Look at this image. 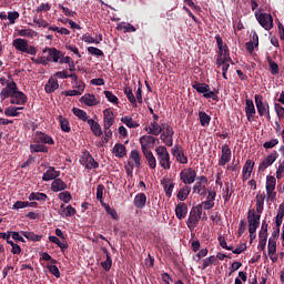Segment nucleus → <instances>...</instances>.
I'll return each mask as SVG.
<instances>
[{
	"label": "nucleus",
	"mask_w": 284,
	"mask_h": 284,
	"mask_svg": "<svg viewBox=\"0 0 284 284\" xmlns=\"http://www.w3.org/2000/svg\"><path fill=\"white\" fill-rule=\"evenodd\" d=\"M115 120H114V111L109 108L103 111V128L104 130H110L112 125H114Z\"/></svg>",
	"instance_id": "nucleus-12"
},
{
	"label": "nucleus",
	"mask_w": 284,
	"mask_h": 284,
	"mask_svg": "<svg viewBox=\"0 0 284 284\" xmlns=\"http://www.w3.org/2000/svg\"><path fill=\"white\" fill-rule=\"evenodd\" d=\"M162 185L165 192V196L168 199H172V192H174V185H176V183L172 182V180H168L163 182Z\"/></svg>",
	"instance_id": "nucleus-34"
},
{
	"label": "nucleus",
	"mask_w": 284,
	"mask_h": 284,
	"mask_svg": "<svg viewBox=\"0 0 284 284\" xmlns=\"http://www.w3.org/2000/svg\"><path fill=\"white\" fill-rule=\"evenodd\" d=\"M11 105H26L28 103V95L21 91H17L10 100Z\"/></svg>",
	"instance_id": "nucleus-16"
},
{
	"label": "nucleus",
	"mask_w": 284,
	"mask_h": 284,
	"mask_svg": "<svg viewBox=\"0 0 284 284\" xmlns=\"http://www.w3.org/2000/svg\"><path fill=\"white\" fill-rule=\"evenodd\" d=\"M57 120L60 124L62 132H67V133L72 132V128H70V121H68L65 118H63V115H59L57 118Z\"/></svg>",
	"instance_id": "nucleus-39"
},
{
	"label": "nucleus",
	"mask_w": 284,
	"mask_h": 284,
	"mask_svg": "<svg viewBox=\"0 0 284 284\" xmlns=\"http://www.w3.org/2000/svg\"><path fill=\"white\" fill-rule=\"evenodd\" d=\"M104 252L106 254V261L101 262V266L103 267V270H105V272H110V270H112V256L106 248L104 250Z\"/></svg>",
	"instance_id": "nucleus-47"
},
{
	"label": "nucleus",
	"mask_w": 284,
	"mask_h": 284,
	"mask_svg": "<svg viewBox=\"0 0 284 284\" xmlns=\"http://www.w3.org/2000/svg\"><path fill=\"white\" fill-rule=\"evenodd\" d=\"M230 161H232V149H230V145L224 144L222 145V155L219 160V165L223 168L224 165H227Z\"/></svg>",
	"instance_id": "nucleus-14"
},
{
	"label": "nucleus",
	"mask_w": 284,
	"mask_h": 284,
	"mask_svg": "<svg viewBox=\"0 0 284 284\" xmlns=\"http://www.w3.org/2000/svg\"><path fill=\"white\" fill-rule=\"evenodd\" d=\"M19 112L17 111V106H9L4 109L6 116H19Z\"/></svg>",
	"instance_id": "nucleus-59"
},
{
	"label": "nucleus",
	"mask_w": 284,
	"mask_h": 284,
	"mask_svg": "<svg viewBox=\"0 0 284 284\" xmlns=\"http://www.w3.org/2000/svg\"><path fill=\"white\" fill-rule=\"evenodd\" d=\"M254 161L246 160L243 169H242V181H247L252 176V172L254 171Z\"/></svg>",
	"instance_id": "nucleus-17"
},
{
	"label": "nucleus",
	"mask_w": 284,
	"mask_h": 284,
	"mask_svg": "<svg viewBox=\"0 0 284 284\" xmlns=\"http://www.w3.org/2000/svg\"><path fill=\"white\" fill-rule=\"evenodd\" d=\"M42 52L43 54L48 53L47 61L51 63H59V60L63 57V52L57 50V48H45Z\"/></svg>",
	"instance_id": "nucleus-10"
},
{
	"label": "nucleus",
	"mask_w": 284,
	"mask_h": 284,
	"mask_svg": "<svg viewBox=\"0 0 284 284\" xmlns=\"http://www.w3.org/2000/svg\"><path fill=\"white\" fill-rule=\"evenodd\" d=\"M105 190V186L103 184H99L97 186V200L100 201V203L102 205H104L105 203H103V191Z\"/></svg>",
	"instance_id": "nucleus-57"
},
{
	"label": "nucleus",
	"mask_w": 284,
	"mask_h": 284,
	"mask_svg": "<svg viewBox=\"0 0 284 284\" xmlns=\"http://www.w3.org/2000/svg\"><path fill=\"white\" fill-rule=\"evenodd\" d=\"M124 94H125L128 101H130L131 105H133V108H136V98L134 97V93L132 92V88L126 87L124 89Z\"/></svg>",
	"instance_id": "nucleus-46"
},
{
	"label": "nucleus",
	"mask_w": 284,
	"mask_h": 284,
	"mask_svg": "<svg viewBox=\"0 0 284 284\" xmlns=\"http://www.w3.org/2000/svg\"><path fill=\"white\" fill-rule=\"evenodd\" d=\"M61 176V171H57L54 166H49L42 175V181H54Z\"/></svg>",
	"instance_id": "nucleus-19"
},
{
	"label": "nucleus",
	"mask_w": 284,
	"mask_h": 284,
	"mask_svg": "<svg viewBox=\"0 0 284 284\" xmlns=\"http://www.w3.org/2000/svg\"><path fill=\"white\" fill-rule=\"evenodd\" d=\"M214 263H216V258L214 255L204 258L202 264V270H207V267H210V265H214Z\"/></svg>",
	"instance_id": "nucleus-56"
},
{
	"label": "nucleus",
	"mask_w": 284,
	"mask_h": 284,
	"mask_svg": "<svg viewBox=\"0 0 284 284\" xmlns=\"http://www.w3.org/2000/svg\"><path fill=\"white\" fill-rule=\"evenodd\" d=\"M72 113L74 114V116H77L80 121H83L84 123H88V121H90V116L84 110L73 108Z\"/></svg>",
	"instance_id": "nucleus-36"
},
{
	"label": "nucleus",
	"mask_w": 284,
	"mask_h": 284,
	"mask_svg": "<svg viewBox=\"0 0 284 284\" xmlns=\"http://www.w3.org/2000/svg\"><path fill=\"white\" fill-rule=\"evenodd\" d=\"M193 90H196L197 94H205L206 92H210V84L207 83H201L199 81H195L192 84Z\"/></svg>",
	"instance_id": "nucleus-31"
},
{
	"label": "nucleus",
	"mask_w": 284,
	"mask_h": 284,
	"mask_svg": "<svg viewBox=\"0 0 284 284\" xmlns=\"http://www.w3.org/2000/svg\"><path fill=\"white\" fill-rule=\"evenodd\" d=\"M29 201H42L43 203H45V201H48V194L40 193V192H32L29 195Z\"/></svg>",
	"instance_id": "nucleus-45"
},
{
	"label": "nucleus",
	"mask_w": 284,
	"mask_h": 284,
	"mask_svg": "<svg viewBox=\"0 0 284 284\" xmlns=\"http://www.w3.org/2000/svg\"><path fill=\"white\" fill-rule=\"evenodd\" d=\"M180 181L184 185H192L196 181V171L193 168L183 169L180 172Z\"/></svg>",
	"instance_id": "nucleus-7"
},
{
	"label": "nucleus",
	"mask_w": 284,
	"mask_h": 284,
	"mask_svg": "<svg viewBox=\"0 0 284 284\" xmlns=\"http://www.w3.org/2000/svg\"><path fill=\"white\" fill-rule=\"evenodd\" d=\"M245 114H246V119L247 121H252V119H254L255 114H256V108L254 106V101L246 99L245 101Z\"/></svg>",
	"instance_id": "nucleus-20"
},
{
	"label": "nucleus",
	"mask_w": 284,
	"mask_h": 284,
	"mask_svg": "<svg viewBox=\"0 0 284 284\" xmlns=\"http://www.w3.org/2000/svg\"><path fill=\"white\" fill-rule=\"evenodd\" d=\"M19 17H21V14H19L18 11H9L7 19H9L11 26H14V22L17 19H19Z\"/></svg>",
	"instance_id": "nucleus-58"
},
{
	"label": "nucleus",
	"mask_w": 284,
	"mask_h": 284,
	"mask_svg": "<svg viewBox=\"0 0 284 284\" xmlns=\"http://www.w3.org/2000/svg\"><path fill=\"white\" fill-rule=\"evenodd\" d=\"M190 192H192V186L187 184L180 189V191L178 192L179 201H186L187 196H190Z\"/></svg>",
	"instance_id": "nucleus-38"
},
{
	"label": "nucleus",
	"mask_w": 284,
	"mask_h": 284,
	"mask_svg": "<svg viewBox=\"0 0 284 284\" xmlns=\"http://www.w3.org/2000/svg\"><path fill=\"white\" fill-rule=\"evenodd\" d=\"M57 90H59V81L50 78L48 83L44 85V92H47V94H52V92H57Z\"/></svg>",
	"instance_id": "nucleus-30"
},
{
	"label": "nucleus",
	"mask_w": 284,
	"mask_h": 284,
	"mask_svg": "<svg viewBox=\"0 0 284 284\" xmlns=\"http://www.w3.org/2000/svg\"><path fill=\"white\" fill-rule=\"evenodd\" d=\"M276 178L268 175L266 178V199L274 203L276 201Z\"/></svg>",
	"instance_id": "nucleus-5"
},
{
	"label": "nucleus",
	"mask_w": 284,
	"mask_h": 284,
	"mask_svg": "<svg viewBox=\"0 0 284 284\" xmlns=\"http://www.w3.org/2000/svg\"><path fill=\"white\" fill-rule=\"evenodd\" d=\"M17 91L4 88L0 92L1 101H6L8 98L12 97Z\"/></svg>",
	"instance_id": "nucleus-51"
},
{
	"label": "nucleus",
	"mask_w": 284,
	"mask_h": 284,
	"mask_svg": "<svg viewBox=\"0 0 284 284\" xmlns=\"http://www.w3.org/2000/svg\"><path fill=\"white\" fill-rule=\"evenodd\" d=\"M102 205L104 206L106 214H109L114 221H119V213H116V210L110 207L108 204Z\"/></svg>",
	"instance_id": "nucleus-52"
},
{
	"label": "nucleus",
	"mask_w": 284,
	"mask_h": 284,
	"mask_svg": "<svg viewBox=\"0 0 284 284\" xmlns=\"http://www.w3.org/2000/svg\"><path fill=\"white\" fill-rule=\"evenodd\" d=\"M142 154L148 163L150 170H156V158L151 151H142Z\"/></svg>",
	"instance_id": "nucleus-24"
},
{
	"label": "nucleus",
	"mask_w": 284,
	"mask_h": 284,
	"mask_svg": "<svg viewBox=\"0 0 284 284\" xmlns=\"http://www.w3.org/2000/svg\"><path fill=\"white\" fill-rule=\"evenodd\" d=\"M160 134V139L164 145L168 148H172V145H174V128H172V125L163 123Z\"/></svg>",
	"instance_id": "nucleus-3"
},
{
	"label": "nucleus",
	"mask_w": 284,
	"mask_h": 284,
	"mask_svg": "<svg viewBox=\"0 0 284 284\" xmlns=\"http://www.w3.org/2000/svg\"><path fill=\"white\" fill-rule=\"evenodd\" d=\"M24 207H30V202L17 201L12 210H23Z\"/></svg>",
	"instance_id": "nucleus-61"
},
{
	"label": "nucleus",
	"mask_w": 284,
	"mask_h": 284,
	"mask_svg": "<svg viewBox=\"0 0 284 284\" xmlns=\"http://www.w3.org/2000/svg\"><path fill=\"white\" fill-rule=\"evenodd\" d=\"M148 204V195L145 193H138L133 200V205L138 210H143L145 205Z\"/></svg>",
	"instance_id": "nucleus-21"
},
{
	"label": "nucleus",
	"mask_w": 284,
	"mask_h": 284,
	"mask_svg": "<svg viewBox=\"0 0 284 284\" xmlns=\"http://www.w3.org/2000/svg\"><path fill=\"white\" fill-rule=\"evenodd\" d=\"M266 61L268 63L271 74H274V75L278 74L280 72L278 64L272 60V57L267 55Z\"/></svg>",
	"instance_id": "nucleus-48"
},
{
	"label": "nucleus",
	"mask_w": 284,
	"mask_h": 284,
	"mask_svg": "<svg viewBox=\"0 0 284 284\" xmlns=\"http://www.w3.org/2000/svg\"><path fill=\"white\" fill-rule=\"evenodd\" d=\"M156 141L159 143V139L154 138L152 134L142 135L140 138V145H141L142 152H148L150 151V148H154Z\"/></svg>",
	"instance_id": "nucleus-8"
},
{
	"label": "nucleus",
	"mask_w": 284,
	"mask_h": 284,
	"mask_svg": "<svg viewBox=\"0 0 284 284\" xmlns=\"http://www.w3.org/2000/svg\"><path fill=\"white\" fill-rule=\"evenodd\" d=\"M81 163L87 170H97L99 168V162H97L88 151L83 153Z\"/></svg>",
	"instance_id": "nucleus-11"
},
{
	"label": "nucleus",
	"mask_w": 284,
	"mask_h": 284,
	"mask_svg": "<svg viewBox=\"0 0 284 284\" xmlns=\"http://www.w3.org/2000/svg\"><path fill=\"white\" fill-rule=\"evenodd\" d=\"M255 207L257 214H263V210L265 209V193H257L255 197Z\"/></svg>",
	"instance_id": "nucleus-29"
},
{
	"label": "nucleus",
	"mask_w": 284,
	"mask_h": 284,
	"mask_svg": "<svg viewBox=\"0 0 284 284\" xmlns=\"http://www.w3.org/2000/svg\"><path fill=\"white\" fill-rule=\"evenodd\" d=\"M159 165L162 170H170L172 168V160H170V152L166 146L160 145L155 148Z\"/></svg>",
	"instance_id": "nucleus-1"
},
{
	"label": "nucleus",
	"mask_w": 284,
	"mask_h": 284,
	"mask_svg": "<svg viewBox=\"0 0 284 284\" xmlns=\"http://www.w3.org/2000/svg\"><path fill=\"white\" fill-rule=\"evenodd\" d=\"M233 190L230 187V185H226L225 189H223L222 197L224 199V203H229L230 199H232Z\"/></svg>",
	"instance_id": "nucleus-50"
},
{
	"label": "nucleus",
	"mask_w": 284,
	"mask_h": 284,
	"mask_svg": "<svg viewBox=\"0 0 284 284\" xmlns=\"http://www.w3.org/2000/svg\"><path fill=\"white\" fill-rule=\"evenodd\" d=\"M175 216L179 221H183L187 216V204L178 203L175 206Z\"/></svg>",
	"instance_id": "nucleus-23"
},
{
	"label": "nucleus",
	"mask_w": 284,
	"mask_h": 284,
	"mask_svg": "<svg viewBox=\"0 0 284 284\" xmlns=\"http://www.w3.org/2000/svg\"><path fill=\"white\" fill-rule=\"evenodd\" d=\"M21 234L28 241H33V243H37L43 239V235H37L34 232L21 231Z\"/></svg>",
	"instance_id": "nucleus-44"
},
{
	"label": "nucleus",
	"mask_w": 284,
	"mask_h": 284,
	"mask_svg": "<svg viewBox=\"0 0 284 284\" xmlns=\"http://www.w3.org/2000/svg\"><path fill=\"white\" fill-rule=\"evenodd\" d=\"M12 45L13 48H16V50H18V52L31 54V57H34L37 54V48L28 43V40L26 39L17 38L16 40H13Z\"/></svg>",
	"instance_id": "nucleus-2"
},
{
	"label": "nucleus",
	"mask_w": 284,
	"mask_h": 284,
	"mask_svg": "<svg viewBox=\"0 0 284 284\" xmlns=\"http://www.w3.org/2000/svg\"><path fill=\"white\" fill-rule=\"evenodd\" d=\"M80 101L84 103V105H88L89 108H92L94 105H98L99 102L97 101V97L94 94H84Z\"/></svg>",
	"instance_id": "nucleus-32"
},
{
	"label": "nucleus",
	"mask_w": 284,
	"mask_h": 284,
	"mask_svg": "<svg viewBox=\"0 0 284 284\" xmlns=\"http://www.w3.org/2000/svg\"><path fill=\"white\" fill-rule=\"evenodd\" d=\"M77 88L78 90L63 91L62 94L64 97H81L85 91V84H78Z\"/></svg>",
	"instance_id": "nucleus-33"
},
{
	"label": "nucleus",
	"mask_w": 284,
	"mask_h": 284,
	"mask_svg": "<svg viewBox=\"0 0 284 284\" xmlns=\"http://www.w3.org/2000/svg\"><path fill=\"white\" fill-rule=\"evenodd\" d=\"M144 130L145 132H148V134H151L153 136H159V134L163 132V123L160 125L159 122L153 121L150 123L149 126H145Z\"/></svg>",
	"instance_id": "nucleus-18"
},
{
	"label": "nucleus",
	"mask_w": 284,
	"mask_h": 284,
	"mask_svg": "<svg viewBox=\"0 0 284 284\" xmlns=\"http://www.w3.org/2000/svg\"><path fill=\"white\" fill-rule=\"evenodd\" d=\"M267 250H268V256L276 254V240L272 237L268 239Z\"/></svg>",
	"instance_id": "nucleus-53"
},
{
	"label": "nucleus",
	"mask_w": 284,
	"mask_h": 284,
	"mask_svg": "<svg viewBox=\"0 0 284 284\" xmlns=\"http://www.w3.org/2000/svg\"><path fill=\"white\" fill-rule=\"evenodd\" d=\"M112 154H114L116 159H123V156H126L128 150L125 149V145L116 143L112 149Z\"/></svg>",
	"instance_id": "nucleus-27"
},
{
	"label": "nucleus",
	"mask_w": 284,
	"mask_h": 284,
	"mask_svg": "<svg viewBox=\"0 0 284 284\" xmlns=\"http://www.w3.org/2000/svg\"><path fill=\"white\" fill-rule=\"evenodd\" d=\"M52 192H63V190H68V184L63 182V180L55 178L51 183Z\"/></svg>",
	"instance_id": "nucleus-26"
},
{
	"label": "nucleus",
	"mask_w": 284,
	"mask_h": 284,
	"mask_svg": "<svg viewBox=\"0 0 284 284\" xmlns=\"http://www.w3.org/2000/svg\"><path fill=\"white\" fill-rule=\"evenodd\" d=\"M199 119H200V124L202 125V128H207L210 125V121H212V116H210V114L205 113V111L199 112Z\"/></svg>",
	"instance_id": "nucleus-41"
},
{
	"label": "nucleus",
	"mask_w": 284,
	"mask_h": 284,
	"mask_svg": "<svg viewBox=\"0 0 284 284\" xmlns=\"http://www.w3.org/2000/svg\"><path fill=\"white\" fill-rule=\"evenodd\" d=\"M121 123H123L124 125H128L130 129H136L141 125L139 124V122L134 121L130 115H125L121 118Z\"/></svg>",
	"instance_id": "nucleus-42"
},
{
	"label": "nucleus",
	"mask_w": 284,
	"mask_h": 284,
	"mask_svg": "<svg viewBox=\"0 0 284 284\" xmlns=\"http://www.w3.org/2000/svg\"><path fill=\"white\" fill-rule=\"evenodd\" d=\"M34 143H41L42 145H54V139L48 133L37 131L34 136Z\"/></svg>",
	"instance_id": "nucleus-13"
},
{
	"label": "nucleus",
	"mask_w": 284,
	"mask_h": 284,
	"mask_svg": "<svg viewBox=\"0 0 284 284\" xmlns=\"http://www.w3.org/2000/svg\"><path fill=\"white\" fill-rule=\"evenodd\" d=\"M104 97L110 103H119V98H116V95H114V93H112L111 91H104Z\"/></svg>",
	"instance_id": "nucleus-60"
},
{
	"label": "nucleus",
	"mask_w": 284,
	"mask_h": 284,
	"mask_svg": "<svg viewBox=\"0 0 284 284\" xmlns=\"http://www.w3.org/2000/svg\"><path fill=\"white\" fill-rule=\"evenodd\" d=\"M88 52L89 54H93V57H103V52L97 47H89Z\"/></svg>",
	"instance_id": "nucleus-63"
},
{
	"label": "nucleus",
	"mask_w": 284,
	"mask_h": 284,
	"mask_svg": "<svg viewBox=\"0 0 284 284\" xmlns=\"http://www.w3.org/2000/svg\"><path fill=\"white\" fill-rule=\"evenodd\" d=\"M116 30H123L124 34H128V32H135L136 27L128 22H120L116 26Z\"/></svg>",
	"instance_id": "nucleus-40"
},
{
	"label": "nucleus",
	"mask_w": 284,
	"mask_h": 284,
	"mask_svg": "<svg viewBox=\"0 0 284 284\" xmlns=\"http://www.w3.org/2000/svg\"><path fill=\"white\" fill-rule=\"evenodd\" d=\"M49 148L45 144L41 143H36V144H30V152L32 154L42 152L43 154H48Z\"/></svg>",
	"instance_id": "nucleus-35"
},
{
	"label": "nucleus",
	"mask_w": 284,
	"mask_h": 284,
	"mask_svg": "<svg viewBox=\"0 0 284 284\" xmlns=\"http://www.w3.org/2000/svg\"><path fill=\"white\" fill-rule=\"evenodd\" d=\"M88 125L94 136H103V130L101 129V124H99L93 119L88 120Z\"/></svg>",
	"instance_id": "nucleus-25"
},
{
	"label": "nucleus",
	"mask_w": 284,
	"mask_h": 284,
	"mask_svg": "<svg viewBox=\"0 0 284 284\" xmlns=\"http://www.w3.org/2000/svg\"><path fill=\"white\" fill-rule=\"evenodd\" d=\"M204 99H212V101L219 102V90L212 91L209 89V91L204 94Z\"/></svg>",
	"instance_id": "nucleus-54"
},
{
	"label": "nucleus",
	"mask_w": 284,
	"mask_h": 284,
	"mask_svg": "<svg viewBox=\"0 0 284 284\" xmlns=\"http://www.w3.org/2000/svg\"><path fill=\"white\" fill-rule=\"evenodd\" d=\"M255 105L257 108V112L260 116H265L266 114V109H265V102H263V95L255 94Z\"/></svg>",
	"instance_id": "nucleus-28"
},
{
	"label": "nucleus",
	"mask_w": 284,
	"mask_h": 284,
	"mask_svg": "<svg viewBox=\"0 0 284 284\" xmlns=\"http://www.w3.org/2000/svg\"><path fill=\"white\" fill-rule=\"evenodd\" d=\"M129 159H131L134 162L135 168H138V170H141V153H139L138 150H132L130 152Z\"/></svg>",
	"instance_id": "nucleus-43"
},
{
	"label": "nucleus",
	"mask_w": 284,
	"mask_h": 284,
	"mask_svg": "<svg viewBox=\"0 0 284 284\" xmlns=\"http://www.w3.org/2000/svg\"><path fill=\"white\" fill-rule=\"evenodd\" d=\"M206 185H207V176H205V175L197 176L196 182L193 185V192L196 194V193L201 192L202 190H205Z\"/></svg>",
	"instance_id": "nucleus-22"
},
{
	"label": "nucleus",
	"mask_w": 284,
	"mask_h": 284,
	"mask_svg": "<svg viewBox=\"0 0 284 284\" xmlns=\"http://www.w3.org/2000/svg\"><path fill=\"white\" fill-rule=\"evenodd\" d=\"M248 230H258L261 227V214L254 211V209L248 211L247 215Z\"/></svg>",
	"instance_id": "nucleus-9"
},
{
	"label": "nucleus",
	"mask_w": 284,
	"mask_h": 284,
	"mask_svg": "<svg viewBox=\"0 0 284 284\" xmlns=\"http://www.w3.org/2000/svg\"><path fill=\"white\" fill-rule=\"evenodd\" d=\"M17 32L19 37H27V39H34V37H39V32L32 29H18Z\"/></svg>",
	"instance_id": "nucleus-37"
},
{
	"label": "nucleus",
	"mask_w": 284,
	"mask_h": 284,
	"mask_svg": "<svg viewBox=\"0 0 284 284\" xmlns=\"http://www.w3.org/2000/svg\"><path fill=\"white\" fill-rule=\"evenodd\" d=\"M274 108H275V112H276V115L278 116V119H284V108H283V105H281L280 103H275Z\"/></svg>",
	"instance_id": "nucleus-64"
},
{
	"label": "nucleus",
	"mask_w": 284,
	"mask_h": 284,
	"mask_svg": "<svg viewBox=\"0 0 284 284\" xmlns=\"http://www.w3.org/2000/svg\"><path fill=\"white\" fill-rule=\"evenodd\" d=\"M196 207H200V212H203V210H212V207H214V201H203L201 204H197Z\"/></svg>",
	"instance_id": "nucleus-49"
},
{
	"label": "nucleus",
	"mask_w": 284,
	"mask_h": 284,
	"mask_svg": "<svg viewBox=\"0 0 284 284\" xmlns=\"http://www.w3.org/2000/svg\"><path fill=\"white\" fill-rule=\"evenodd\" d=\"M201 216H203L201 206H193L190 211L189 219L186 221V225L191 232L199 225Z\"/></svg>",
	"instance_id": "nucleus-4"
},
{
	"label": "nucleus",
	"mask_w": 284,
	"mask_h": 284,
	"mask_svg": "<svg viewBox=\"0 0 284 284\" xmlns=\"http://www.w3.org/2000/svg\"><path fill=\"white\" fill-rule=\"evenodd\" d=\"M59 199L60 201H63V203H69L70 201H72V194H70V192L68 191H64L59 194Z\"/></svg>",
	"instance_id": "nucleus-62"
},
{
	"label": "nucleus",
	"mask_w": 284,
	"mask_h": 284,
	"mask_svg": "<svg viewBox=\"0 0 284 284\" xmlns=\"http://www.w3.org/2000/svg\"><path fill=\"white\" fill-rule=\"evenodd\" d=\"M58 8L62 10L64 17H77V11L70 10V8L64 7L63 4L59 3Z\"/></svg>",
	"instance_id": "nucleus-55"
},
{
	"label": "nucleus",
	"mask_w": 284,
	"mask_h": 284,
	"mask_svg": "<svg viewBox=\"0 0 284 284\" xmlns=\"http://www.w3.org/2000/svg\"><path fill=\"white\" fill-rule=\"evenodd\" d=\"M256 20L264 30H272L274 28V18L270 13H258L255 11Z\"/></svg>",
	"instance_id": "nucleus-6"
},
{
	"label": "nucleus",
	"mask_w": 284,
	"mask_h": 284,
	"mask_svg": "<svg viewBox=\"0 0 284 284\" xmlns=\"http://www.w3.org/2000/svg\"><path fill=\"white\" fill-rule=\"evenodd\" d=\"M278 159V153L276 151H273L268 156H266L258 166V170L262 172H265L270 165H273L274 162Z\"/></svg>",
	"instance_id": "nucleus-15"
}]
</instances>
